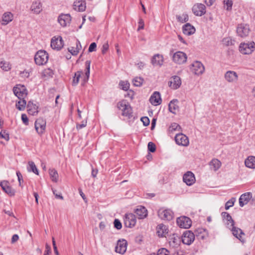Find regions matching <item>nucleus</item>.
<instances>
[{
	"label": "nucleus",
	"instance_id": "1",
	"mask_svg": "<svg viewBox=\"0 0 255 255\" xmlns=\"http://www.w3.org/2000/svg\"><path fill=\"white\" fill-rule=\"evenodd\" d=\"M117 108L122 111V115L130 119L132 117V110L127 100H123L119 102L117 105Z\"/></svg>",
	"mask_w": 255,
	"mask_h": 255
},
{
	"label": "nucleus",
	"instance_id": "2",
	"mask_svg": "<svg viewBox=\"0 0 255 255\" xmlns=\"http://www.w3.org/2000/svg\"><path fill=\"white\" fill-rule=\"evenodd\" d=\"M48 58V53L44 50H40L36 53L34 61L37 65H43L47 62Z\"/></svg>",
	"mask_w": 255,
	"mask_h": 255
},
{
	"label": "nucleus",
	"instance_id": "3",
	"mask_svg": "<svg viewBox=\"0 0 255 255\" xmlns=\"http://www.w3.org/2000/svg\"><path fill=\"white\" fill-rule=\"evenodd\" d=\"M14 94L19 99H25L27 95L26 87L22 85L18 84L13 88Z\"/></svg>",
	"mask_w": 255,
	"mask_h": 255
},
{
	"label": "nucleus",
	"instance_id": "4",
	"mask_svg": "<svg viewBox=\"0 0 255 255\" xmlns=\"http://www.w3.org/2000/svg\"><path fill=\"white\" fill-rule=\"evenodd\" d=\"M255 49V43L254 42L250 43H242L239 46V50L243 54H250L254 51Z\"/></svg>",
	"mask_w": 255,
	"mask_h": 255
},
{
	"label": "nucleus",
	"instance_id": "5",
	"mask_svg": "<svg viewBox=\"0 0 255 255\" xmlns=\"http://www.w3.org/2000/svg\"><path fill=\"white\" fill-rule=\"evenodd\" d=\"M186 54L182 51H177L172 54L173 61L177 64H181L185 63L187 61Z\"/></svg>",
	"mask_w": 255,
	"mask_h": 255
},
{
	"label": "nucleus",
	"instance_id": "6",
	"mask_svg": "<svg viewBox=\"0 0 255 255\" xmlns=\"http://www.w3.org/2000/svg\"><path fill=\"white\" fill-rule=\"evenodd\" d=\"M136 220L135 215L132 213H127L124 218V225L127 228H132L136 224Z\"/></svg>",
	"mask_w": 255,
	"mask_h": 255
},
{
	"label": "nucleus",
	"instance_id": "7",
	"mask_svg": "<svg viewBox=\"0 0 255 255\" xmlns=\"http://www.w3.org/2000/svg\"><path fill=\"white\" fill-rule=\"evenodd\" d=\"M176 223L179 227L184 229L189 228L192 224L191 219L186 216H181L178 218L176 220Z\"/></svg>",
	"mask_w": 255,
	"mask_h": 255
},
{
	"label": "nucleus",
	"instance_id": "8",
	"mask_svg": "<svg viewBox=\"0 0 255 255\" xmlns=\"http://www.w3.org/2000/svg\"><path fill=\"white\" fill-rule=\"evenodd\" d=\"M195 240V235L192 231H186L182 236V242L184 244L191 245Z\"/></svg>",
	"mask_w": 255,
	"mask_h": 255
},
{
	"label": "nucleus",
	"instance_id": "9",
	"mask_svg": "<svg viewBox=\"0 0 255 255\" xmlns=\"http://www.w3.org/2000/svg\"><path fill=\"white\" fill-rule=\"evenodd\" d=\"M0 186L1 187L2 190L9 196H14L15 190L10 186V183L8 181H1L0 182Z\"/></svg>",
	"mask_w": 255,
	"mask_h": 255
},
{
	"label": "nucleus",
	"instance_id": "10",
	"mask_svg": "<svg viewBox=\"0 0 255 255\" xmlns=\"http://www.w3.org/2000/svg\"><path fill=\"white\" fill-rule=\"evenodd\" d=\"M158 215L162 220L170 221L173 217V213L170 209H160L158 211Z\"/></svg>",
	"mask_w": 255,
	"mask_h": 255
},
{
	"label": "nucleus",
	"instance_id": "11",
	"mask_svg": "<svg viewBox=\"0 0 255 255\" xmlns=\"http://www.w3.org/2000/svg\"><path fill=\"white\" fill-rule=\"evenodd\" d=\"M191 70L195 75H200L203 73L205 68L201 62L196 61L192 64Z\"/></svg>",
	"mask_w": 255,
	"mask_h": 255
},
{
	"label": "nucleus",
	"instance_id": "12",
	"mask_svg": "<svg viewBox=\"0 0 255 255\" xmlns=\"http://www.w3.org/2000/svg\"><path fill=\"white\" fill-rule=\"evenodd\" d=\"M64 45V41L61 36L53 37L51 41V47L53 49L60 50Z\"/></svg>",
	"mask_w": 255,
	"mask_h": 255
},
{
	"label": "nucleus",
	"instance_id": "13",
	"mask_svg": "<svg viewBox=\"0 0 255 255\" xmlns=\"http://www.w3.org/2000/svg\"><path fill=\"white\" fill-rule=\"evenodd\" d=\"M175 141L176 144L179 145L186 146L189 144V139L188 137L182 133L176 134L175 136Z\"/></svg>",
	"mask_w": 255,
	"mask_h": 255
},
{
	"label": "nucleus",
	"instance_id": "14",
	"mask_svg": "<svg viewBox=\"0 0 255 255\" xmlns=\"http://www.w3.org/2000/svg\"><path fill=\"white\" fill-rule=\"evenodd\" d=\"M250 31V29L249 26L247 24H239L237 28V33L238 35L241 37H245L249 35Z\"/></svg>",
	"mask_w": 255,
	"mask_h": 255
},
{
	"label": "nucleus",
	"instance_id": "15",
	"mask_svg": "<svg viewBox=\"0 0 255 255\" xmlns=\"http://www.w3.org/2000/svg\"><path fill=\"white\" fill-rule=\"evenodd\" d=\"M192 11L196 16H201L206 13V6L202 3H197L192 7Z\"/></svg>",
	"mask_w": 255,
	"mask_h": 255
},
{
	"label": "nucleus",
	"instance_id": "16",
	"mask_svg": "<svg viewBox=\"0 0 255 255\" xmlns=\"http://www.w3.org/2000/svg\"><path fill=\"white\" fill-rule=\"evenodd\" d=\"M46 127V122L42 118L37 119L35 122V128L38 134H42Z\"/></svg>",
	"mask_w": 255,
	"mask_h": 255
},
{
	"label": "nucleus",
	"instance_id": "17",
	"mask_svg": "<svg viewBox=\"0 0 255 255\" xmlns=\"http://www.w3.org/2000/svg\"><path fill=\"white\" fill-rule=\"evenodd\" d=\"M127 241L124 239L122 240H119L118 241L117 246L115 248V251L118 253L124 254L127 250Z\"/></svg>",
	"mask_w": 255,
	"mask_h": 255
},
{
	"label": "nucleus",
	"instance_id": "18",
	"mask_svg": "<svg viewBox=\"0 0 255 255\" xmlns=\"http://www.w3.org/2000/svg\"><path fill=\"white\" fill-rule=\"evenodd\" d=\"M181 84V78L178 76H173L168 82L169 86L174 90L177 89Z\"/></svg>",
	"mask_w": 255,
	"mask_h": 255
},
{
	"label": "nucleus",
	"instance_id": "19",
	"mask_svg": "<svg viewBox=\"0 0 255 255\" xmlns=\"http://www.w3.org/2000/svg\"><path fill=\"white\" fill-rule=\"evenodd\" d=\"M195 238L198 240H204L208 237V231L207 230L203 228H198L195 230Z\"/></svg>",
	"mask_w": 255,
	"mask_h": 255
},
{
	"label": "nucleus",
	"instance_id": "20",
	"mask_svg": "<svg viewBox=\"0 0 255 255\" xmlns=\"http://www.w3.org/2000/svg\"><path fill=\"white\" fill-rule=\"evenodd\" d=\"M183 181L188 186H191L195 183L194 174L191 171L187 172L183 177Z\"/></svg>",
	"mask_w": 255,
	"mask_h": 255
},
{
	"label": "nucleus",
	"instance_id": "21",
	"mask_svg": "<svg viewBox=\"0 0 255 255\" xmlns=\"http://www.w3.org/2000/svg\"><path fill=\"white\" fill-rule=\"evenodd\" d=\"M224 78L227 82L233 83L238 80V75L235 71H228L225 73Z\"/></svg>",
	"mask_w": 255,
	"mask_h": 255
},
{
	"label": "nucleus",
	"instance_id": "22",
	"mask_svg": "<svg viewBox=\"0 0 255 255\" xmlns=\"http://www.w3.org/2000/svg\"><path fill=\"white\" fill-rule=\"evenodd\" d=\"M149 102L154 106L160 105L162 102L160 94L159 92H154L149 98Z\"/></svg>",
	"mask_w": 255,
	"mask_h": 255
},
{
	"label": "nucleus",
	"instance_id": "23",
	"mask_svg": "<svg viewBox=\"0 0 255 255\" xmlns=\"http://www.w3.org/2000/svg\"><path fill=\"white\" fill-rule=\"evenodd\" d=\"M71 20V17L69 14H61L58 18V21L60 24L63 26H66L68 23H70Z\"/></svg>",
	"mask_w": 255,
	"mask_h": 255
},
{
	"label": "nucleus",
	"instance_id": "24",
	"mask_svg": "<svg viewBox=\"0 0 255 255\" xmlns=\"http://www.w3.org/2000/svg\"><path fill=\"white\" fill-rule=\"evenodd\" d=\"M252 198V194L251 192H247L241 195L239 198V205L243 207L247 204Z\"/></svg>",
	"mask_w": 255,
	"mask_h": 255
},
{
	"label": "nucleus",
	"instance_id": "25",
	"mask_svg": "<svg viewBox=\"0 0 255 255\" xmlns=\"http://www.w3.org/2000/svg\"><path fill=\"white\" fill-rule=\"evenodd\" d=\"M134 213L139 219H144L147 216V210L144 207L142 206H137L134 211Z\"/></svg>",
	"mask_w": 255,
	"mask_h": 255
},
{
	"label": "nucleus",
	"instance_id": "26",
	"mask_svg": "<svg viewBox=\"0 0 255 255\" xmlns=\"http://www.w3.org/2000/svg\"><path fill=\"white\" fill-rule=\"evenodd\" d=\"M163 57L159 54H155L151 58V63L154 66L161 67L163 65Z\"/></svg>",
	"mask_w": 255,
	"mask_h": 255
},
{
	"label": "nucleus",
	"instance_id": "27",
	"mask_svg": "<svg viewBox=\"0 0 255 255\" xmlns=\"http://www.w3.org/2000/svg\"><path fill=\"white\" fill-rule=\"evenodd\" d=\"M178 103L177 99H173L170 102L168 105V109L171 113L176 114V112L179 111Z\"/></svg>",
	"mask_w": 255,
	"mask_h": 255
},
{
	"label": "nucleus",
	"instance_id": "28",
	"mask_svg": "<svg viewBox=\"0 0 255 255\" xmlns=\"http://www.w3.org/2000/svg\"><path fill=\"white\" fill-rule=\"evenodd\" d=\"M182 31L184 34L190 35L195 32V28L189 23H187L182 27Z\"/></svg>",
	"mask_w": 255,
	"mask_h": 255
},
{
	"label": "nucleus",
	"instance_id": "29",
	"mask_svg": "<svg viewBox=\"0 0 255 255\" xmlns=\"http://www.w3.org/2000/svg\"><path fill=\"white\" fill-rule=\"evenodd\" d=\"M86 2L85 0H79L74 2L73 8L78 11H84L86 9Z\"/></svg>",
	"mask_w": 255,
	"mask_h": 255
},
{
	"label": "nucleus",
	"instance_id": "30",
	"mask_svg": "<svg viewBox=\"0 0 255 255\" xmlns=\"http://www.w3.org/2000/svg\"><path fill=\"white\" fill-rule=\"evenodd\" d=\"M31 10L35 14H39L42 10V3L39 1L33 2L31 7Z\"/></svg>",
	"mask_w": 255,
	"mask_h": 255
},
{
	"label": "nucleus",
	"instance_id": "31",
	"mask_svg": "<svg viewBox=\"0 0 255 255\" xmlns=\"http://www.w3.org/2000/svg\"><path fill=\"white\" fill-rule=\"evenodd\" d=\"M13 19V15L10 12H6L3 14L1 24L5 25L11 22Z\"/></svg>",
	"mask_w": 255,
	"mask_h": 255
},
{
	"label": "nucleus",
	"instance_id": "32",
	"mask_svg": "<svg viewBox=\"0 0 255 255\" xmlns=\"http://www.w3.org/2000/svg\"><path fill=\"white\" fill-rule=\"evenodd\" d=\"M27 108L28 113L31 115L34 116L38 113V107L30 101L28 102Z\"/></svg>",
	"mask_w": 255,
	"mask_h": 255
},
{
	"label": "nucleus",
	"instance_id": "33",
	"mask_svg": "<svg viewBox=\"0 0 255 255\" xmlns=\"http://www.w3.org/2000/svg\"><path fill=\"white\" fill-rule=\"evenodd\" d=\"M233 235L238 239L241 242H244V241L242 239V235H244L243 231L240 228L235 227L234 226H231Z\"/></svg>",
	"mask_w": 255,
	"mask_h": 255
},
{
	"label": "nucleus",
	"instance_id": "34",
	"mask_svg": "<svg viewBox=\"0 0 255 255\" xmlns=\"http://www.w3.org/2000/svg\"><path fill=\"white\" fill-rule=\"evenodd\" d=\"M245 165L250 168H255V156L248 157L245 161Z\"/></svg>",
	"mask_w": 255,
	"mask_h": 255
},
{
	"label": "nucleus",
	"instance_id": "35",
	"mask_svg": "<svg viewBox=\"0 0 255 255\" xmlns=\"http://www.w3.org/2000/svg\"><path fill=\"white\" fill-rule=\"evenodd\" d=\"M158 228L157 231L158 236L160 237H163L164 235L168 233L167 227L162 224H159L158 226Z\"/></svg>",
	"mask_w": 255,
	"mask_h": 255
},
{
	"label": "nucleus",
	"instance_id": "36",
	"mask_svg": "<svg viewBox=\"0 0 255 255\" xmlns=\"http://www.w3.org/2000/svg\"><path fill=\"white\" fill-rule=\"evenodd\" d=\"M90 64L91 61L89 60H87L85 62V66H86V72L85 73V75L83 78V80L84 83L87 82L90 76Z\"/></svg>",
	"mask_w": 255,
	"mask_h": 255
},
{
	"label": "nucleus",
	"instance_id": "37",
	"mask_svg": "<svg viewBox=\"0 0 255 255\" xmlns=\"http://www.w3.org/2000/svg\"><path fill=\"white\" fill-rule=\"evenodd\" d=\"M221 163L220 160L217 159H212L209 163L211 169L214 171L217 170L221 166Z\"/></svg>",
	"mask_w": 255,
	"mask_h": 255
},
{
	"label": "nucleus",
	"instance_id": "38",
	"mask_svg": "<svg viewBox=\"0 0 255 255\" xmlns=\"http://www.w3.org/2000/svg\"><path fill=\"white\" fill-rule=\"evenodd\" d=\"M27 170L28 172H32L36 175L39 174L38 170L33 161H30L28 162Z\"/></svg>",
	"mask_w": 255,
	"mask_h": 255
},
{
	"label": "nucleus",
	"instance_id": "39",
	"mask_svg": "<svg viewBox=\"0 0 255 255\" xmlns=\"http://www.w3.org/2000/svg\"><path fill=\"white\" fill-rule=\"evenodd\" d=\"M49 173L53 182H57L58 178L57 171L54 168L49 169Z\"/></svg>",
	"mask_w": 255,
	"mask_h": 255
},
{
	"label": "nucleus",
	"instance_id": "40",
	"mask_svg": "<svg viewBox=\"0 0 255 255\" xmlns=\"http://www.w3.org/2000/svg\"><path fill=\"white\" fill-rule=\"evenodd\" d=\"M26 105L25 99H21L16 104V108L19 111H23Z\"/></svg>",
	"mask_w": 255,
	"mask_h": 255
},
{
	"label": "nucleus",
	"instance_id": "41",
	"mask_svg": "<svg viewBox=\"0 0 255 255\" xmlns=\"http://www.w3.org/2000/svg\"><path fill=\"white\" fill-rule=\"evenodd\" d=\"M82 74V71H78L77 72L75 73V76L73 77V80L72 82V85L73 86H76L79 81V79L81 76V74Z\"/></svg>",
	"mask_w": 255,
	"mask_h": 255
},
{
	"label": "nucleus",
	"instance_id": "42",
	"mask_svg": "<svg viewBox=\"0 0 255 255\" xmlns=\"http://www.w3.org/2000/svg\"><path fill=\"white\" fill-rule=\"evenodd\" d=\"M176 18L179 22L181 23L186 22L189 20L188 15L186 13H183L181 16L177 15Z\"/></svg>",
	"mask_w": 255,
	"mask_h": 255
},
{
	"label": "nucleus",
	"instance_id": "43",
	"mask_svg": "<svg viewBox=\"0 0 255 255\" xmlns=\"http://www.w3.org/2000/svg\"><path fill=\"white\" fill-rule=\"evenodd\" d=\"M222 216L224 219H226V220L231 221V225H230V227L234 226L235 222L232 219L231 216L228 213L223 212L222 213Z\"/></svg>",
	"mask_w": 255,
	"mask_h": 255
},
{
	"label": "nucleus",
	"instance_id": "44",
	"mask_svg": "<svg viewBox=\"0 0 255 255\" xmlns=\"http://www.w3.org/2000/svg\"><path fill=\"white\" fill-rule=\"evenodd\" d=\"M143 82V78L141 77H135L132 80L133 85L136 87H140Z\"/></svg>",
	"mask_w": 255,
	"mask_h": 255
},
{
	"label": "nucleus",
	"instance_id": "45",
	"mask_svg": "<svg viewBox=\"0 0 255 255\" xmlns=\"http://www.w3.org/2000/svg\"><path fill=\"white\" fill-rule=\"evenodd\" d=\"M180 242V239L178 236L176 237H174L171 239V241H170V244L173 247H175L178 246L179 245Z\"/></svg>",
	"mask_w": 255,
	"mask_h": 255
},
{
	"label": "nucleus",
	"instance_id": "46",
	"mask_svg": "<svg viewBox=\"0 0 255 255\" xmlns=\"http://www.w3.org/2000/svg\"><path fill=\"white\" fill-rule=\"evenodd\" d=\"M53 75V72L50 68L45 69L42 72V76L47 78L52 77Z\"/></svg>",
	"mask_w": 255,
	"mask_h": 255
},
{
	"label": "nucleus",
	"instance_id": "47",
	"mask_svg": "<svg viewBox=\"0 0 255 255\" xmlns=\"http://www.w3.org/2000/svg\"><path fill=\"white\" fill-rule=\"evenodd\" d=\"M181 128L180 126L177 123H173L171 124L169 127V131L173 132L175 130H179Z\"/></svg>",
	"mask_w": 255,
	"mask_h": 255
},
{
	"label": "nucleus",
	"instance_id": "48",
	"mask_svg": "<svg viewBox=\"0 0 255 255\" xmlns=\"http://www.w3.org/2000/svg\"><path fill=\"white\" fill-rule=\"evenodd\" d=\"M236 199L235 198H232L230 200L227 201L225 204V209L228 210L230 207L234 206Z\"/></svg>",
	"mask_w": 255,
	"mask_h": 255
},
{
	"label": "nucleus",
	"instance_id": "49",
	"mask_svg": "<svg viewBox=\"0 0 255 255\" xmlns=\"http://www.w3.org/2000/svg\"><path fill=\"white\" fill-rule=\"evenodd\" d=\"M121 89L124 91H127L129 88V84L127 82L121 81L119 83Z\"/></svg>",
	"mask_w": 255,
	"mask_h": 255
},
{
	"label": "nucleus",
	"instance_id": "50",
	"mask_svg": "<svg viewBox=\"0 0 255 255\" xmlns=\"http://www.w3.org/2000/svg\"><path fill=\"white\" fill-rule=\"evenodd\" d=\"M0 65H1V68L2 69V70H3L5 71H7L8 70H10L11 68L9 64L6 62L1 61L0 62Z\"/></svg>",
	"mask_w": 255,
	"mask_h": 255
},
{
	"label": "nucleus",
	"instance_id": "51",
	"mask_svg": "<svg viewBox=\"0 0 255 255\" xmlns=\"http://www.w3.org/2000/svg\"><path fill=\"white\" fill-rule=\"evenodd\" d=\"M114 226L116 229L120 230L122 228V224L119 219H116L114 221Z\"/></svg>",
	"mask_w": 255,
	"mask_h": 255
},
{
	"label": "nucleus",
	"instance_id": "52",
	"mask_svg": "<svg viewBox=\"0 0 255 255\" xmlns=\"http://www.w3.org/2000/svg\"><path fill=\"white\" fill-rule=\"evenodd\" d=\"M0 138L8 141L9 139V134L5 130H1L0 132Z\"/></svg>",
	"mask_w": 255,
	"mask_h": 255
},
{
	"label": "nucleus",
	"instance_id": "53",
	"mask_svg": "<svg viewBox=\"0 0 255 255\" xmlns=\"http://www.w3.org/2000/svg\"><path fill=\"white\" fill-rule=\"evenodd\" d=\"M223 43L226 46H229L233 44V41L230 37H226L223 39Z\"/></svg>",
	"mask_w": 255,
	"mask_h": 255
},
{
	"label": "nucleus",
	"instance_id": "54",
	"mask_svg": "<svg viewBox=\"0 0 255 255\" xmlns=\"http://www.w3.org/2000/svg\"><path fill=\"white\" fill-rule=\"evenodd\" d=\"M148 150L151 152H154L156 150V146L152 142H149L147 145Z\"/></svg>",
	"mask_w": 255,
	"mask_h": 255
},
{
	"label": "nucleus",
	"instance_id": "55",
	"mask_svg": "<svg viewBox=\"0 0 255 255\" xmlns=\"http://www.w3.org/2000/svg\"><path fill=\"white\" fill-rule=\"evenodd\" d=\"M16 175L17 176V179L19 182V186L22 187L21 184L23 182L22 174L19 171H16Z\"/></svg>",
	"mask_w": 255,
	"mask_h": 255
},
{
	"label": "nucleus",
	"instance_id": "56",
	"mask_svg": "<svg viewBox=\"0 0 255 255\" xmlns=\"http://www.w3.org/2000/svg\"><path fill=\"white\" fill-rule=\"evenodd\" d=\"M141 121L142 122L144 126H147L149 125L150 121L147 117H143L141 118Z\"/></svg>",
	"mask_w": 255,
	"mask_h": 255
},
{
	"label": "nucleus",
	"instance_id": "57",
	"mask_svg": "<svg viewBox=\"0 0 255 255\" xmlns=\"http://www.w3.org/2000/svg\"><path fill=\"white\" fill-rule=\"evenodd\" d=\"M97 44L95 42H92L89 46L88 49L89 52H92L96 50Z\"/></svg>",
	"mask_w": 255,
	"mask_h": 255
},
{
	"label": "nucleus",
	"instance_id": "58",
	"mask_svg": "<svg viewBox=\"0 0 255 255\" xmlns=\"http://www.w3.org/2000/svg\"><path fill=\"white\" fill-rule=\"evenodd\" d=\"M87 125V121H83L81 124H77L76 125V128L79 130L81 129L84 127H85Z\"/></svg>",
	"mask_w": 255,
	"mask_h": 255
},
{
	"label": "nucleus",
	"instance_id": "59",
	"mask_svg": "<svg viewBox=\"0 0 255 255\" xmlns=\"http://www.w3.org/2000/svg\"><path fill=\"white\" fill-rule=\"evenodd\" d=\"M68 51L71 53L73 55H77L79 53V51L75 48L74 47H71L68 48Z\"/></svg>",
	"mask_w": 255,
	"mask_h": 255
},
{
	"label": "nucleus",
	"instance_id": "60",
	"mask_svg": "<svg viewBox=\"0 0 255 255\" xmlns=\"http://www.w3.org/2000/svg\"><path fill=\"white\" fill-rule=\"evenodd\" d=\"M21 120L25 125H27L28 124V119L26 114H22L21 115Z\"/></svg>",
	"mask_w": 255,
	"mask_h": 255
},
{
	"label": "nucleus",
	"instance_id": "61",
	"mask_svg": "<svg viewBox=\"0 0 255 255\" xmlns=\"http://www.w3.org/2000/svg\"><path fill=\"white\" fill-rule=\"evenodd\" d=\"M226 4L227 6V10H230L232 9L233 5V1L231 0H227Z\"/></svg>",
	"mask_w": 255,
	"mask_h": 255
},
{
	"label": "nucleus",
	"instance_id": "62",
	"mask_svg": "<svg viewBox=\"0 0 255 255\" xmlns=\"http://www.w3.org/2000/svg\"><path fill=\"white\" fill-rule=\"evenodd\" d=\"M108 49H109L108 43L107 42V43H104L102 46V53L103 54H105L107 52V51L108 50Z\"/></svg>",
	"mask_w": 255,
	"mask_h": 255
},
{
	"label": "nucleus",
	"instance_id": "63",
	"mask_svg": "<svg viewBox=\"0 0 255 255\" xmlns=\"http://www.w3.org/2000/svg\"><path fill=\"white\" fill-rule=\"evenodd\" d=\"M19 237L17 234H14L12 236L11 238V243H14L18 241Z\"/></svg>",
	"mask_w": 255,
	"mask_h": 255
},
{
	"label": "nucleus",
	"instance_id": "64",
	"mask_svg": "<svg viewBox=\"0 0 255 255\" xmlns=\"http://www.w3.org/2000/svg\"><path fill=\"white\" fill-rule=\"evenodd\" d=\"M138 23H139V26H138V30H139V29H143V28H144V22H143V20L142 19H140L139 20Z\"/></svg>",
	"mask_w": 255,
	"mask_h": 255
}]
</instances>
